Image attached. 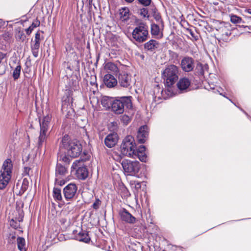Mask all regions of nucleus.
I'll return each instance as SVG.
<instances>
[{
	"label": "nucleus",
	"mask_w": 251,
	"mask_h": 251,
	"mask_svg": "<svg viewBox=\"0 0 251 251\" xmlns=\"http://www.w3.org/2000/svg\"><path fill=\"white\" fill-rule=\"evenodd\" d=\"M118 140V135L116 133H112L109 134L105 138V145L108 148H112L117 144Z\"/></svg>",
	"instance_id": "2eb2a0df"
},
{
	"label": "nucleus",
	"mask_w": 251,
	"mask_h": 251,
	"mask_svg": "<svg viewBox=\"0 0 251 251\" xmlns=\"http://www.w3.org/2000/svg\"><path fill=\"white\" fill-rule=\"evenodd\" d=\"M71 171L75 172L76 177L82 180L85 179L88 176V171L82 160H76L72 164Z\"/></svg>",
	"instance_id": "1a4fd4ad"
},
{
	"label": "nucleus",
	"mask_w": 251,
	"mask_h": 251,
	"mask_svg": "<svg viewBox=\"0 0 251 251\" xmlns=\"http://www.w3.org/2000/svg\"><path fill=\"white\" fill-rule=\"evenodd\" d=\"M186 30L192 36V38L191 39L192 40L197 41L199 39L198 34L195 33L191 29L187 28Z\"/></svg>",
	"instance_id": "72a5a7b5"
},
{
	"label": "nucleus",
	"mask_w": 251,
	"mask_h": 251,
	"mask_svg": "<svg viewBox=\"0 0 251 251\" xmlns=\"http://www.w3.org/2000/svg\"><path fill=\"white\" fill-rule=\"evenodd\" d=\"M119 215L121 220L127 223L134 224L135 223L136 218L125 208L119 211Z\"/></svg>",
	"instance_id": "4468645a"
},
{
	"label": "nucleus",
	"mask_w": 251,
	"mask_h": 251,
	"mask_svg": "<svg viewBox=\"0 0 251 251\" xmlns=\"http://www.w3.org/2000/svg\"><path fill=\"white\" fill-rule=\"evenodd\" d=\"M120 18L122 21H126L129 18V10L127 7L122 8L120 10Z\"/></svg>",
	"instance_id": "393cba45"
},
{
	"label": "nucleus",
	"mask_w": 251,
	"mask_h": 251,
	"mask_svg": "<svg viewBox=\"0 0 251 251\" xmlns=\"http://www.w3.org/2000/svg\"><path fill=\"white\" fill-rule=\"evenodd\" d=\"M15 36H16V38L17 40H19L24 41L25 38V36L24 35V33H23V32L20 31H18L16 34Z\"/></svg>",
	"instance_id": "f704fd0d"
},
{
	"label": "nucleus",
	"mask_w": 251,
	"mask_h": 251,
	"mask_svg": "<svg viewBox=\"0 0 251 251\" xmlns=\"http://www.w3.org/2000/svg\"><path fill=\"white\" fill-rule=\"evenodd\" d=\"M131 119V118L130 117L125 114L121 117V120L124 125H127L130 122Z\"/></svg>",
	"instance_id": "2f4dec72"
},
{
	"label": "nucleus",
	"mask_w": 251,
	"mask_h": 251,
	"mask_svg": "<svg viewBox=\"0 0 251 251\" xmlns=\"http://www.w3.org/2000/svg\"><path fill=\"white\" fill-rule=\"evenodd\" d=\"M41 36L39 32H37L35 34V39L34 41H32V42H34L35 43H40V41L41 40Z\"/></svg>",
	"instance_id": "4c0bfd02"
},
{
	"label": "nucleus",
	"mask_w": 251,
	"mask_h": 251,
	"mask_svg": "<svg viewBox=\"0 0 251 251\" xmlns=\"http://www.w3.org/2000/svg\"><path fill=\"white\" fill-rule=\"evenodd\" d=\"M50 120L51 116L48 115L40 121V131L37 142L39 148L42 146L43 143L46 141L47 137L49 134L48 130Z\"/></svg>",
	"instance_id": "423d86ee"
},
{
	"label": "nucleus",
	"mask_w": 251,
	"mask_h": 251,
	"mask_svg": "<svg viewBox=\"0 0 251 251\" xmlns=\"http://www.w3.org/2000/svg\"><path fill=\"white\" fill-rule=\"evenodd\" d=\"M5 23L2 20L0 19V31L5 26Z\"/></svg>",
	"instance_id": "79ce46f5"
},
{
	"label": "nucleus",
	"mask_w": 251,
	"mask_h": 251,
	"mask_svg": "<svg viewBox=\"0 0 251 251\" xmlns=\"http://www.w3.org/2000/svg\"><path fill=\"white\" fill-rule=\"evenodd\" d=\"M180 64L182 69L186 72H189L192 71L195 67L193 59L188 56L183 58L181 60Z\"/></svg>",
	"instance_id": "f8f14e48"
},
{
	"label": "nucleus",
	"mask_w": 251,
	"mask_h": 251,
	"mask_svg": "<svg viewBox=\"0 0 251 251\" xmlns=\"http://www.w3.org/2000/svg\"><path fill=\"white\" fill-rule=\"evenodd\" d=\"M77 187L74 183H70L63 189L64 198L66 201H72L76 195Z\"/></svg>",
	"instance_id": "9d476101"
},
{
	"label": "nucleus",
	"mask_w": 251,
	"mask_h": 251,
	"mask_svg": "<svg viewBox=\"0 0 251 251\" xmlns=\"http://www.w3.org/2000/svg\"><path fill=\"white\" fill-rule=\"evenodd\" d=\"M148 11L147 8H143L140 10V15H142L143 17H149L148 15Z\"/></svg>",
	"instance_id": "58836bf2"
},
{
	"label": "nucleus",
	"mask_w": 251,
	"mask_h": 251,
	"mask_svg": "<svg viewBox=\"0 0 251 251\" xmlns=\"http://www.w3.org/2000/svg\"><path fill=\"white\" fill-rule=\"evenodd\" d=\"M59 160L60 161H62L65 163H69L70 162L69 158L67 156V155H60L58 156Z\"/></svg>",
	"instance_id": "c9c22d12"
},
{
	"label": "nucleus",
	"mask_w": 251,
	"mask_h": 251,
	"mask_svg": "<svg viewBox=\"0 0 251 251\" xmlns=\"http://www.w3.org/2000/svg\"><path fill=\"white\" fill-rule=\"evenodd\" d=\"M162 30V29L157 24H153L151 25V33L152 35L161 38L163 37Z\"/></svg>",
	"instance_id": "aec40b11"
},
{
	"label": "nucleus",
	"mask_w": 251,
	"mask_h": 251,
	"mask_svg": "<svg viewBox=\"0 0 251 251\" xmlns=\"http://www.w3.org/2000/svg\"><path fill=\"white\" fill-rule=\"evenodd\" d=\"M88 0V2H89V4L90 5H91L92 4V3L93 0Z\"/></svg>",
	"instance_id": "de8ad7c7"
},
{
	"label": "nucleus",
	"mask_w": 251,
	"mask_h": 251,
	"mask_svg": "<svg viewBox=\"0 0 251 251\" xmlns=\"http://www.w3.org/2000/svg\"><path fill=\"white\" fill-rule=\"evenodd\" d=\"M104 69L113 73H116L118 72V68L116 65L112 62H107L104 66Z\"/></svg>",
	"instance_id": "5701e85b"
},
{
	"label": "nucleus",
	"mask_w": 251,
	"mask_h": 251,
	"mask_svg": "<svg viewBox=\"0 0 251 251\" xmlns=\"http://www.w3.org/2000/svg\"><path fill=\"white\" fill-rule=\"evenodd\" d=\"M40 43H35L31 42L30 45V48L32 53L34 57H37L38 56Z\"/></svg>",
	"instance_id": "4be33fe9"
},
{
	"label": "nucleus",
	"mask_w": 251,
	"mask_h": 251,
	"mask_svg": "<svg viewBox=\"0 0 251 251\" xmlns=\"http://www.w3.org/2000/svg\"><path fill=\"white\" fill-rule=\"evenodd\" d=\"M5 54L0 52V63L1 62L2 60L4 59L5 57Z\"/></svg>",
	"instance_id": "37998d69"
},
{
	"label": "nucleus",
	"mask_w": 251,
	"mask_h": 251,
	"mask_svg": "<svg viewBox=\"0 0 251 251\" xmlns=\"http://www.w3.org/2000/svg\"><path fill=\"white\" fill-rule=\"evenodd\" d=\"M230 21L233 24H240L242 22V18L235 15H231L230 16Z\"/></svg>",
	"instance_id": "7c9ffc66"
},
{
	"label": "nucleus",
	"mask_w": 251,
	"mask_h": 251,
	"mask_svg": "<svg viewBox=\"0 0 251 251\" xmlns=\"http://www.w3.org/2000/svg\"><path fill=\"white\" fill-rule=\"evenodd\" d=\"M149 128L147 126H141L137 133V141L140 143H144L148 138Z\"/></svg>",
	"instance_id": "9b49d317"
},
{
	"label": "nucleus",
	"mask_w": 251,
	"mask_h": 251,
	"mask_svg": "<svg viewBox=\"0 0 251 251\" xmlns=\"http://www.w3.org/2000/svg\"><path fill=\"white\" fill-rule=\"evenodd\" d=\"M75 238L79 241L83 242L85 243H88L90 241V237H89L88 232L86 231L83 230H81L76 235Z\"/></svg>",
	"instance_id": "a211bd4d"
},
{
	"label": "nucleus",
	"mask_w": 251,
	"mask_h": 251,
	"mask_svg": "<svg viewBox=\"0 0 251 251\" xmlns=\"http://www.w3.org/2000/svg\"><path fill=\"white\" fill-rule=\"evenodd\" d=\"M139 2L145 6L150 5L151 0H138Z\"/></svg>",
	"instance_id": "e433bc0d"
},
{
	"label": "nucleus",
	"mask_w": 251,
	"mask_h": 251,
	"mask_svg": "<svg viewBox=\"0 0 251 251\" xmlns=\"http://www.w3.org/2000/svg\"><path fill=\"white\" fill-rule=\"evenodd\" d=\"M158 47V43L154 40H151L144 44L145 49L150 51L154 50Z\"/></svg>",
	"instance_id": "412c9836"
},
{
	"label": "nucleus",
	"mask_w": 251,
	"mask_h": 251,
	"mask_svg": "<svg viewBox=\"0 0 251 251\" xmlns=\"http://www.w3.org/2000/svg\"><path fill=\"white\" fill-rule=\"evenodd\" d=\"M125 175L136 176L140 169V164L137 161L124 160L121 163Z\"/></svg>",
	"instance_id": "0eeeda50"
},
{
	"label": "nucleus",
	"mask_w": 251,
	"mask_h": 251,
	"mask_svg": "<svg viewBox=\"0 0 251 251\" xmlns=\"http://www.w3.org/2000/svg\"><path fill=\"white\" fill-rule=\"evenodd\" d=\"M61 147L65 150L67 156L72 158L78 156L82 152V146L76 140H70L68 136H64L62 140Z\"/></svg>",
	"instance_id": "f257e3e1"
},
{
	"label": "nucleus",
	"mask_w": 251,
	"mask_h": 251,
	"mask_svg": "<svg viewBox=\"0 0 251 251\" xmlns=\"http://www.w3.org/2000/svg\"><path fill=\"white\" fill-rule=\"evenodd\" d=\"M20 185V183H18V184H17V186H18Z\"/></svg>",
	"instance_id": "3c124183"
},
{
	"label": "nucleus",
	"mask_w": 251,
	"mask_h": 251,
	"mask_svg": "<svg viewBox=\"0 0 251 251\" xmlns=\"http://www.w3.org/2000/svg\"><path fill=\"white\" fill-rule=\"evenodd\" d=\"M178 68L175 65H172L167 67L163 73V76L168 87L173 85L178 78Z\"/></svg>",
	"instance_id": "6e6552de"
},
{
	"label": "nucleus",
	"mask_w": 251,
	"mask_h": 251,
	"mask_svg": "<svg viewBox=\"0 0 251 251\" xmlns=\"http://www.w3.org/2000/svg\"><path fill=\"white\" fill-rule=\"evenodd\" d=\"M30 168L29 167H25L23 171V175L29 176L30 175Z\"/></svg>",
	"instance_id": "a19ab883"
},
{
	"label": "nucleus",
	"mask_w": 251,
	"mask_h": 251,
	"mask_svg": "<svg viewBox=\"0 0 251 251\" xmlns=\"http://www.w3.org/2000/svg\"><path fill=\"white\" fill-rule=\"evenodd\" d=\"M131 97H122L112 101L111 110L116 114H121L125 111V107H132Z\"/></svg>",
	"instance_id": "f03ea898"
},
{
	"label": "nucleus",
	"mask_w": 251,
	"mask_h": 251,
	"mask_svg": "<svg viewBox=\"0 0 251 251\" xmlns=\"http://www.w3.org/2000/svg\"><path fill=\"white\" fill-rule=\"evenodd\" d=\"M136 145L134 138L128 135L123 140L121 145V153L129 157H135Z\"/></svg>",
	"instance_id": "20e7f679"
},
{
	"label": "nucleus",
	"mask_w": 251,
	"mask_h": 251,
	"mask_svg": "<svg viewBox=\"0 0 251 251\" xmlns=\"http://www.w3.org/2000/svg\"><path fill=\"white\" fill-rule=\"evenodd\" d=\"M136 157L139 158V159L142 162H146L147 160V156L145 152H144V153L136 152V155L134 158H135Z\"/></svg>",
	"instance_id": "473e14b6"
},
{
	"label": "nucleus",
	"mask_w": 251,
	"mask_h": 251,
	"mask_svg": "<svg viewBox=\"0 0 251 251\" xmlns=\"http://www.w3.org/2000/svg\"><path fill=\"white\" fill-rule=\"evenodd\" d=\"M17 242L18 249L20 251H26L25 247V239L23 237H18L17 239Z\"/></svg>",
	"instance_id": "a878e982"
},
{
	"label": "nucleus",
	"mask_w": 251,
	"mask_h": 251,
	"mask_svg": "<svg viewBox=\"0 0 251 251\" xmlns=\"http://www.w3.org/2000/svg\"><path fill=\"white\" fill-rule=\"evenodd\" d=\"M248 13L251 14V9H248Z\"/></svg>",
	"instance_id": "09e8293b"
},
{
	"label": "nucleus",
	"mask_w": 251,
	"mask_h": 251,
	"mask_svg": "<svg viewBox=\"0 0 251 251\" xmlns=\"http://www.w3.org/2000/svg\"><path fill=\"white\" fill-rule=\"evenodd\" d=\"M119 83L121 87L129 88L131 87V76L127 74H120L119 75Z\"/></svg>",
	"instance_id": "ddd939ff"
},
{
	"label": "nucleus",
	"mask_w": 251,
	"mask_h": 251,
	"mask_svg": "<svg viewBox=\"0 0 251 251\" xmlns=\"http://www.w3.org/2000/svg\"><path fill=\"white\" fill-rule=\"evenodd\" d=\"M112 101L111 98L108 97H104L101 99V104L105 108H109L111 106Z\"/></svg>",
	"instance_id": "cd10ccee"
},
{
	"label": "nucleus",
	"mask_w": 251,
	"mask_h": 251,
	"mask_svg": "<svg viewBox=\"0 0 251 251\" xmlns=\"http://www.w3.org/2000/svg\"><path fill=\"white\" fill-rule=\"evenodd\" d=\"M103 83L108 88H113L117 85V80L113 75L107 74L103 77Z\"/></svg>",
	"instance_id": "dca6fc26"
},
{
	"label": "nucleus",
	"mask_w": 251,
	"mask_h": 251,
	"mask_svg": "<svg viewBox=\"0 0 251 251\" xmlns=\"http://www.w3.org/2000/svg\"><path fill=\"white\" fill-rule=\"evenodd\" d=\"M190 84L191 82L188 78L183 77L179 80L177 86L178 89L182 92L188 89Z\"/></svg>",
	"instance_id": "f3484780"
},
{
	"label": "nucleus",
	"mask_w": 251,
	"mask_h": 251,
	"mask_svg": "<svg viewBox=\"0 0 251 251\" xmlns=\"http://www.w3.org/2000/svg\"><path fill=\"white\" fill-rule=\"evenodd\" d=\"M40 22L38 20H36L33 22L32 25L27 28L25 29L26 33L29 35L35 27H37L40 25Z\"/></svg>",
	"instance_id": "bb28decb"
},
{
	"label": "nucleus",
	"mask_w": 251,
	"mask_h": 251,
	"mask_svg": "<svg viewBox=\"0 0 251 251\" xmlns=\"http://www.w3.org/2000/svg\"><path fill=\"white\" fill-rule=\"evenodd\" d=\"M93 205V208L95 209H97L98 208V205H97L96 202H95Z\"/></svg>",
	"instance_id": "a18cd8bd"
},
{
	"label": "nucleus",
	"mask_w": 251,
	"mask_h": 251,
	"mask_svg": "<svg viewBox=\"0 0 251 251\" xmlns=\"http://www.w3.org/2000/svg\"><path fill=\"white\" fill-rule=\"evenodd\" d=\"M146 148L144 146H140L137 150H136V153H144L145 152Z\"/></svg>",
	"instance_id": "ea45409f"
},
{
	"label": "nucleus",
	"mask_w": 251,
	"mask_h": 251,
	"mask_svg": "<svg viewBox=\"0 0 251 251\" xmlns=\"http://www.w3.org/2000/svg\"><path fill=\"white\" fill-rule=\"evenodd\" d=\"M149 34L147 25L143 23H138L132 32L133 40L138 43H142L147 41Z\"/></svg>",
	"instance_id": "7ed1b4c3"
},
{
	"label": "nucleus",
	"mask_w": 251,
	"mask_h": 251,
	"mask_svg": "<svg viewBox=\"0 0 251 251\" xmlns=\"http://www.w3.org/2000/svg\"><path fill=\"white\" fill-rule=\"evenodd\" d=\"M53 197L55 201L58 202H62L64 204L66 203L64 198L63 199L62 196L61 191L60 189L54 188L53 190ZM66 203L69 204L70 202H66Z\"/></svg>",
	"instance_id": "6ab92c4d"
},
{
	"label": "nucleus",
	"mask_w": 251,
	"mask_h": 251,
	"mask_svg": "<svg viewBox=\"0 0 251 251\" xmlns=\"http://www.w3.org/2000/svg\"><path fill=\"white\" fill-rule=\"evenodd\" d=\"M21 66L20 65L17 66V67L14 69L13 73V77L14 79H17L19 77L21 74Z\"/></svg>",
	"instance_id": "c756f323"
},
{
	"label": "nucleus",
	"mask_w": 251,
	"mask_h": 251,
	"mask_svg": "<svg viewBox=\"0 0 251 251\" xmlns=\"http://www.w3.org/2000/svg\"><path fill=\"white\" fill-rule=\"evenodd\" d=\"M55 172H56V175L57 176H64L67 173V170L65 167L58 163V164H57V165L56 167Z\"/></svg>",
	"instance_id": "b1692460"
},
{
	"label": "nucleus",
	"mask_w": 251,
	"mask_h": 251,
	"mask_svg": "<svg viewBox=\"0 0 251 251\" xmlns=\"http://www.w3.org/2000/svg\"><path fill=\"white\" fill-rule=\"evenodd\" d=\"M29 184L28 180L27 178L23 179L22 184L21 185V190L20 193H24L28 188Z\"/></svg>",
	"instance_id": "c85d7f7f"
},
{
	"label": "nucleus",
	"mask_w": 251,
	"mask_h": 251,
	"mask_svg": "<svg viewBox=\"0 0 251 251\" xmlns=\"http://www.w3.org/2000/svg\"><path fill=\"white\" fill-rule=\"evenodd\" d=\"M12 222H14V220H12L11 221V223H10V225L13 226V224H12Z\"/></svg>",
	"instance_id": "8fccbe9b"
},
{
	"label": "nucleus",
	"mask_w": 251,
	"mask_h": 251,
	"mask_svg": "<svg viewBox=\"0 0 251 251\" xmlns=\"http://www.w3.org/2000/svg\"><path fill=\"white\" fill-rule=\"evenodd\" d=\"M13 165L10 159L5 160L0 171V189H4L11 178V169Z\"/></svg>",
	"instance_id": "39448f33"
},
{
	"label": "nucleus",
	"mask_w": 251,
	"mask_h": 251,
	"mask_svg": "<svg viewBox=\"0 0 251 251\" xmlns=\"http://www.w3.org/2000/svg\"><path fill=\"white\" fill-rule=\"evenodd\" d=\"M134 0H125V1H126L127 3H132Z\"/></svg>",
	"instance_id": "49530a36"
},
{
	"label": "nucleus",
	"mask_w": 251,
	"mask_h": 251,
	"mask_svg": "<svg viewBox=\"0 0 251 251\" xmlns=\"http://www.w3.org/2000/svg\"><path fill=\"white\" fill-rule=\"evenodd\" d=\"M134 183H135V188L138 189V188H140L141 187V183L140 182H134Z\"/></svg>",
	"instance_id": "c03bdc74"
}]
</instances>
